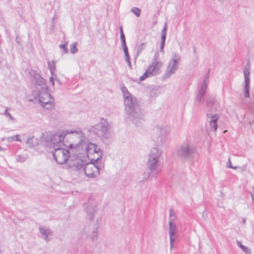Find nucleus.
Masks as SVG:
<instances>
[{
	"instance_id": "1",
	"label": "nucleus",
	"mask_w": 254,
	"mask_h": 254,
	"mask_svg": "<svg viewBox=\"0 0 254 254\" xmlns=\"http://www.w3.org/2000/svg\"><path fill=\"white\" fill-rule=\"evenodd\" d=\"M122 90L124 97L127 120L130 121L136 126H141L144 122V117L137 102L136 98L133 97L126 88L124 87Z\"/></svg>"
},
{
	"instance_id": "2",
	"label": "nucleus",
	"mask_w": 254,
	"mask_h": 254,
	"mask_svg": "<svg viewBox=\"0 0 254 254\" xmlns=\"http://www.w3.org/2000/svg\"><path fill=\"white\" fill-rule=\"evenodd\" d=\"M162 150L158 147L152 148L148 154L149 158L147 161V167L150 171L149 174L154 172L155 175L159 173L158 171L159 166V161L162 155Z\"/></svg>"
},
{
	"instance_id": "3",
	"label": "nucleus",
	"mask_w": 254,
	"mask_h": 254,
	"mask_svg": "<svg viewBox=\"0 0 254 254\" xmlns=\"http://www.w3.org/2000/svg\"><path fill=\"white\" fill-rule=\"evenodd\" d=\"M64 137V134L62 133L53 134L50 132H47L43 134L42 141L45 145L49 148H53L55 150V148H62Z\"/></svg>"
},
{
	"instance_id": "4",
	"label": "nucleus",
	"mask_w": 254,
	"mask_h": 254,
	"mask_svg": "<svg viewBox=\"0 0 254 254\" xmlns=\"http://www.w3.org/2000/svg\"><path fill=\"white\" fill-rule=\"evenodd\" d=\"M99 150L100 148L95 144L85 141L78 153L82 154L83 157L86 156L91 161H96L101 156Z\"/></svg>"
},
{
	"instance_id": "5",
	"label": "nucleus",
	"mask_w": 254,
	"mask_h": 254,
	"mask_svg": "<svg viewBox=\"0 0 254 254\" xmlns=\"http://www.w3.org/2000/svg\"><path fill=\"white\" fill-rule=\"evenodd\" d=\"M169 132V127L164 125H156L152 130V139L158 145H161L167 141Z\"/></svg>"
},
{
	"instance_id": "6",
	"label": "nucleus",
	"mask_w": 254,
	"mask_h": 254,
	"mask_svg": "<svg viewBox=\"0 0 254 254\" xmlns=\"http://www.w3.org/2000/svg\"><path fill=\"white\" fill-rule=\"evenodd\" d=\"M68 133L69 134L70 139L68 148L73 152L80 151V148L86 141L83 133L80 130L70 131Z\"/></svg>"
},
{
	"instance_id": "7",
	"label": "nucleus",
	"mask_w": 254,
	"mask_h": 254,
	"mask_svg": "<svg viewBox=\"0 0 254 254\" xmlns=\"http://www.w3.org/2000/svg\"><path fill=\"white\" fill-rule=\"evenodd\" d=\"M38 98L41 105L45 109L52 110L55 108L54 100L51 97L47 87L41 88Z\"/></svg>"
},
{
	"instance_id": "8",
	"label": "nucleus",
	"mask_w": 254,
	"mask_h": 254,
	"mask_svg": "<svg viewBox=\"0 0 254 254\" xmlns=\"http://www.w3.org/2000/svg\"><path fill=\"white\" fill-rule=\"evenodd\" d=\"M181 60V55L176 53H172L171 59L168 63V66L163 76L164 78H168L170 76L175 73L178 69V65Z\"/></svg>"
},
{
	"instance_id": "9",
	"label": "nucleus",
	"mask_w": 254,
	"mask_h": 254,
	"mask_svg": "<svg viewBox=\"0 0 254 254\" xmlns=\"http://www.w3.org/2000/svg\"><path fill=\"white\" fill-rule=\"evenodd\" d=\"M158 55L156 54L151 64L147 68L144 73L139 77L140 81H143L145 78L159 74L160 68L162 66V63L158 60Z\"/></svg>"
},
{
	"instance_id": "10",
	"label": "nucleus",
	"mask_w": 254,
	"mask_h": 254,
	"mask_svg": "<svg viewBox=\"0 0 254 254\" xmlns=\"http://www.w3.org/2000/svg\"><path fill=\"white\" fill-rule=\"evenodd\" d=\"M108 126L105 120H102L97 124L91 127L90 131L99 137L107 138L110 136Z\"/></svg>"
},
{
	"instance_id": "11",
	"label": "nucleus",
	"mask_w": 254,
	"mask_h": 254,
	"mask_svg": "<svg viewBox=\"0 0 254 254\" xmlns=\"http://www.w3.org/2000/svg\"><path fill=\"white\" fill-rule=\"evenodd\" d=\"M195 153V149L193 145L188 142L184 143L178 150L179 155L186 159L193 158Z\"/></svg>"
},
{
	"instance_id": "12",
	"label": "nucleus",
	"mask_w": 254,
	"mask_h": 254,
	"mask_svg": "<svg viewBox=\"0 0 254 254\" xmlns=\"http://www.w3.org/2000/svg\"><path fill=\"white\" fill-rule=\"evenodd\" d=\"M79 154H75L71 157L67 162V167L73 171L79 172L80 174L83 167L85 164V161L81 159L79 156Z\"/></svg>"
},
{
	"instance_id": "13",
	"label": "nucleus",
	"mask_w": 254,
	"mask_h": 254,
	"mask_svg": "<svg viewBox=\"0 0 254 254\" xmlns=\"http://www.w3.org/2000/svg\"><path fill=\"white\" fill-rule=\"evenodd\" d=\"M52 154L58 163L64 164L67 161L70 153L67 149L63 148H55V150L52 152Z\"/></svg>"
},
{
	"instance_id": "14",
	"label": "nucleus",
	"mask_w": 254,
	"mask_h": 254,
	"mask_svg": "<svg viewBox=\"0 0 254 254\" xmlns=\"http://www.w3.org/2000/svg\"><path fill=\"white\" fill-rule=\"evenodd\" d=\"M99 173V169L95 165L85 163L80 174H84L88 178H93L97 176Z\"/></svg>"
},
{
	"instance_id": "15",
	"label": "nucleus",
	"mask_w": 254,
	"mask_h": 254,
	"mask_svg": "<svg viewBox=\"0 0 254 254\" xmlns=\"http://www.w3.org/2000/svg\"><path fill=\"white\" fill-rule=\"evenodd\" d=\"M245 81L243 83V94L245 98L250 97V72L248 68L246 67L243 71Z\"/></svg>"
},
{
	"instance_id": "16",
	"label": "nucleus",
	"mask_w": 254,
	"mask_h": 254,
	"mask_svg": "<svg viewBox=\"0 0 254 254\" xmlns=\"http://www.w3.org/2000/svg\"><path fill=\"white\" fill-rule=\"evenodd\" d=\"M209 70L208 71L207 75L206 76L205 79L204 80L203 83L201 85L200 88L198 90V92L196 95V99L200 103H203L204 102V97L206 93V90L207 87L208 82V78L209 73Z\"/></svg>"
},
{
	"instance_id": "17",
	"label": "nucleus",
	"mask_w": 254,
	"mask_h": 254,
	"mask_svg": "<svg viewBox=\"0 0 254 254\" xmlns=\"http://www.w3.org/2000/svg\"><path fill=\"white\" fill-rule=\"evenodd\" d=\"M78 237L81 239H85L89 237L92 241H94L97 237V228H94L92 232L90 233L89 227L86 226L79 234Z\"/></svg>"
},
{
	"instance_id": "18",
	"label": "nucleus",
	"mask_w": 254,
	"mask_h": 254,
	"mask_svg": "<svg viewBox=\"0 0 254 254\" xmlns=\"http://www.w3.org/2000/svg\"><path fill=\"white\" fill-rule=\"evenodd\" d=\"M207 115L211 128L213 130L215 131L217 129V121L220 117V115L218 114H213L208 113H207Z\"/></svg>"
},
{
	"instance_id": "19",
	"label": "nucleus",
	"mask_w": 254,
	"mask_h": 254,
	"mask_svg": "<svg viewBox=\"0 0 254 254\" xmlns=\"http://www.w3.org/2000/svg\"><path fill=\"white\" fill-rule=\"evenodd\" d=\"M85 211L88 214L89 219L92 221L94 219V214L97 210V206L96 203L89 204L84 208Z\"/></svg>"
},
{
	"instance_id": "20",
	"label": "nucleus",
	"mask_w": 254,
	"mask_h": 254,
	"mask_svg": "<svg viewBox=\"0 0 254 254\" xmlns=\"http://www.w3.org/2000/svg\"><path fill=\"white\" fill-rule=\"evenodd\" d=\"M39 229V232L43 236L44 239L46 241L48 242L49 241V237L53 235L52 230L48 228L42 226L40 227Z\"/></svg>"
},
{
	"instance_id": "21",
	"label": "nucleus",
	"mask_w": 254,
	"mask_h": 254,
	"mask_svg": "<svg viewBox=\"0 0 254 254\" xmlns=\"http://www.w3.org/2000/svg\"><path fill=\"white\" fill-rule=\"evenodd\" d=\"M167 29V24L165 23L164 25V27L161 31V42L160 46V50L162 52H163V49L165 46V40L166 38V32Z\"/></svg>"
},
{
	"instance_id": "22",
	"label": "nucleus",
	"mask_w": 254,
	"mask_h": 254,
	"mask_svg": "<svg viewBox=\"0 0 254 254\" xmlns=\"http://www.w3.org/2000/svg\"><path fill=\"white\" fill-rule=\"evenodd\" d=\"M36 83L41 86V87H47L44 78H42L39 74H36L35 76Z\"/></svg>"
},
{
	"instance_id": "23",
	"label": "nucleus",
	"mask_w": 254,
	"mask_h": 254,
	"mask_svg": "<svg viewBox=\"0 0 254 254\" xmlns=\"http://www.w3.org/2000/svg\"><path fill=\"white\" fill-rule=\"evenodd\" d=\"M26 143L28 147H33L38 144V141L37 138L32 136L28 138L26 141Z\"/></svg>"
},
{
	"instance_id": "24",
	"label": "nucleus",
	"mask_w": 254,
	"mask_h": 254,
	"mask_svg": "<svg viewBox=\"0 0 254 254\" xmlns=\"http://www.w3.org/2000/svg\"><path fill=\"white\" fill-rule=\"evenodd\" d=\"M169 234L171 235H175L177 228L174 222L171 221L169 222Z\"/></svg>"
},
{
	"instance_id": "25",
	"label": "nucleus",
	"mask_w": 254,
	"mask_h": 254,
	"mask_svg": "<svg viewBox=\"0 0 254 254\" xmlns=\"http://www.w3.org/2000/svg\"><path fill=\"white\" fill-rule=\"evenodd\" d=\"M120 34H121V40L122 43L123 48V49L125 48H127L126 43V39H125V36L124 34L123 28L122 27H120Z\"/></svg>"
},
{
	"instance_id": "26",
	"label": "nucleus",
	"mask_w": 254,
	"mask_h": 254,
	"mask_svg": "<svg viewBox=\"0 0 254 254\" xmlns=\"http://www.w3.org/2000/svg\"><path fill=\"white\" fill-rule=\"evenodd\" d=\"M48 68L51 73L52 75H53L54 69L56 68V62L52 61L51 62L49 61L48 62Z\"/></svg>"
},
{
	"instance_id": "27",
	"label": "nucleus",
	"mask_w": 254,
	"mask_h": 254,
	"mask_svg": "<svg viewBox=\"0 0 254 254\" xmlns=\"http://www.w3.org/2000/svg\"><path fill=\"white\" fill-rule=\"evenodd\" d=\"M145 46L146 44L145 43H142L138 46L136 51V55L135 57V59L137 58V57L140 54L142 51L145 49Z\"/></svg>"
},
{
	"instance_id": "28",
	"label": "nucleus",
	"mask_w": 254,
	"mask_h": 254,
	"mask_svg": "<svg viewBox=\"0 0 254 254\" xmlns=\"http://www.w3.org/2000/svg\"><path fill=\"white\" fill-rule=\"evenodd\" d=\"M6 140L8 142H11L13 140H15L20 142H22V140L20 138V135L18 134L13 136L8 137L7 138Z\"/></svg>"
},
{
	"instance_id": "29",
	"label": "nucleus",
	"mask_w": 254,
	"mask_h": 254,
	"mask_svg": "<svg viewBox=\"0 0 254 254\" xmlns=\"http://www.w3.org/2000/svg\"><path fill=\"white\" fill-rule=\"evenodd\" d=\"M131 12L136 15V17H138L140 15L141 10L138 7H133L131 9Z\"/></svg>"
},
{
	"instance_id": "30",
	"label": "nucleus",
	"mask_w": 254,
	"mask_h": 254,
	"mask_svg": "<svg viewBox=\"0 0 254 254\" xmlns=\"http://www.w3.org/2000/svg\"><path fill=\"white\" fill-rule=\"evenodd\" d=\"M237 244L238 246L246 253H250V250L246 246L243 245L241 242L237 241Z\"/></svg>"
},
{
	"instance_id": "31",
	"label": "nucleus",
	"mask_w": 254,
	"mask_h": 254,
	"mask_svg": "<svg viewBox=\"0 0 254 254\" xmlns=\"http://www.w3.org/2000/svg\"><path fill=\"white\" fill-rule=\"evenodd\" d=\"M169 221H171V222H174V221H175V220L176 219L175 212L174 211V210L172 209H171L169 210Z\"/></svg>"
},
{
	"instance_id": "32",
	"label": "nucleus",
	"mask_w": 254,
	"mask_h": 254,
	"mask_svg": "<svg viewBox=\"0 0 254 254\" xmlns=\"http://www.w3.org/2000/svg\"><path fill=\"white\" fill-rule=\"evenodd\" d=\"M77 43L76 42L74 43L70 47V52L72 54H75L76 52H77V49L76 48V46Z\"/></svg>"
},
{
	"instance_id": "33",
	"label": "nucleus",
	"mask_w": 254,
	"mask_h": 254,
	"mask_svg": "<svg viewBox=\"0 0 254 254\" xmlns=\"http://www.w3.org/2000/svg\"><path fill=\"white\" fill-rule=\"evenodd\" d=\"M169 238L170 241V249L172 250L173 247V243L175 241V235H169Z\"/></svg>"
},
{
	"instance_id": "34",
	"label": "nucleus",
	"mask_w": 254,
	"mask_h": 254,
	"mask_svg": "<svg viewBox=\"0 0 254 254\" xmlns=\"http://www.w3.org/2000/svg\"><path fill=\"white\" fill-rule=\"evenodd\" d=\"M123 50H124V52L125 53V61L127 62H129V61H130V60H129V54L128 52V49L125 48V49H123Z\"/></svg>"
},
{
	"instance_id": "35",
	"label": "nucleus",
	"mask_w": 254,
	"mask_h": 254,
	"mask_svg": "<svg viewBox=\"0 0 254 254\" xmlns=\"http://www.w3.org/2000/svg\"><path fill=\"white\" fill-rule=\"evenodd\" d=\"M214 102V98L212 97H207L206 99V103L208 107L209 104H213Z\"/></svg>"
},
{
	"instance_id": "36",
	"label": "nucleus",
	"mask_w": 254,
	"mask_h": 254,
	"mask_svg": "<svg viewBox=\"0 0 254 254\" xmlns=\"http://www.w3.org/2000/svg\"><path fill=\"white\" fill-rule=\"evenodd\" d=\"M16 161L18 162H23L26 160V157L21 155H18L16 156Z\"/></svg>"
},
{
	"instance_id": "37",
	"label": "nucleus",
	"mask_w": 254,
	"mask_h": 254,
	"mask_svg": "<svg viewBox=\"0 0 254 254\" xmlns=\"http://www.w3.org/2000/svg\"><path fill=\"white\" fill-rule=\"evenodd\" d=\"M4 115L8 117L11 120H15V119L11 115V114L9 112H7V110H5Z\"/></svg>"
},
{
	"instance_id": "38",
	"label": "nucleus",
	"mask_w": 254,
	"mask_h": 254,
	"mask_svg": "<svg viewBox=\"0 0 254 254\" xmlns=\"http://www.w3.org/2000/svg\"><path fill=\"white\" fill-rule=\"evenodd\" d=\"M67 45V43L65 44H60L59 47L60 48L63 49L64 53H66L67 52V49L66 48V46Z\"/></svg>"
},
{
	"instance_id": "39",
	"label": "nucleus",
	"mask_w": 254,
	"mask_h": 254,
	"mask_svg": "<svg viewBox=\"0 0 254 254\" xmlns=\"http://www.w3.org/2000/svg\"><path fill=\"white\" fill-rule=\"evenodd\" d=\"M227 166L228 168H232V169H236L237 168H238V167H233L232 164H231V160L230 158H229L228 159V163H227Z\"/></svg>"
},
{
	"instance_id": "40",
	"label": "nucleus",
	"mask_w": 254,
	"mask_h": 254,
	"mask_svg": "<svg viewBox=\"0 0 254 254\" xmlns=\"http://www.w3.org/2000/svg\"><path fill=\"white\" fill-rule=\"evenodd\" d=\"M158 94L155 91H152L150 93V96L151 97H156L157 96Z\"/></svg>"
},
{
	"instance_id": "41",
	"label": "nucleus",
	"mask_w": 254,
	"mask_h": 254,
	"mask_svg": "<svg viewBox=\"0 0 254 254\" xmlns=\"http://www.w3.org/2000/svg\"><path fill=\"white\" fill-rule=\"evenodd\" d=\"M54 75L52 76V77L50 78V82L52 84L53 86L55 85L54 80L55 78L54 77Z\"/></svg>"
},
{
	"instance_id": "42",
	"label": "nucleus",
	"mask_w": 254,
	"mask_h": 254,
	"mask_svg": "<svg viewBox=\"0 0 254 254\" xmlns=\"http://www.w3.org/2000/svg\"><path fill=\"white\" fill-rule=\"evenodd\" d=\"M16 42L17 44H20L21 43V39L17 35L16 37Z\"/></svg>"
},
{
	"instance_id": "43",
	"label": "nucleus",
	"mask_w": 254,
	"mask_h": 254,
	"mask_svg": "<svg viewBox=\"0 0 254 254\" xmlns=\"http://www.w3.org/2000/svg\"><path fill=\"white\" fill-rule=\"evenodd\" d=\"M127 64H128V66L130 68H132V66H131V63L130 61H129V62H127Z\"/></svg>"
},
{
	"instance_id": "44",
	"label": "nucleus",
	"mask_w": 254,
	"mask_h": 254,
	"mask_svg": "<svg viewBox=\"0 0 254 254\" xmlns=\"http://www.w3.org/2000/svg\"><path fill=\"white\" fill-rule=\"evenodd\" d=\"M55 80H56V81L58 83H59L60 84H61V82L60 80L59 79H58L57 78H55Z\"/></svg>"
},
{
	"instance_id": "45",
	"label": "nucleus",
	"mask_w": 254,
	"mask_h": 254,
	"mask_svg": "<svg viewBox=\"0 0 254 254\" xmlns=\"http://www.w3.org/2000/svg\"><path fill=\"white\" fill-rule=\"evenodd\" d=\"M246 220L245 218H243L242 219V223L244 224H246Z\"/></svg>"
},
{
	"instance_id": "46",
	"label": "nucleus",
	"mask_w": 254,
	"mask_h": 254,
	"mask_svg": "<svg viewBox=\"0 0 254 254\" xmlns=\"http://www.w3.org/2000/svg\"><path fill=\"white\" fill-rule=\"evenodd\" d=\"M4 149L1 146H0V151H3Z\"/></svg>"
},
{
	"instance_id": "47",
	"label": "nucleus",
	"mask_w": 254,
	"mask_h": 254,
	"mask_svg": "<svg viewBox=\"0 0 254 254\" xmlns=\"http://www.w3.org/2000/svg\"><path fill=\"white\" fill-rule=\"evenodd\" d=\"M55 19V17L54 16V17L53 18V23H54Z\"/></svg>"
},
{
	"instance_id": "48",
	"label": "nucleus",
	"mask_w": 254,
	"mask_h": 254,
	"mask_svg": "<svg viewBox=\"0 0 254 254\" xmlns=\"http://www.w3.org/2000/svg\"><path fill=\"white\" fill-rule=\"evenodd\" d=\"M195 51H196L195 49V48H194V49H193V52L195 53Z\"/></svg>"
},
{
	"instance_id": "49",
	"label": "nucleus",
	"mask_w": 254,
	"mask_h": 254,
	"mask_svg": "<svg viewBox=\"0 0 254 254\" xmlns=\"http://www.w3.org/2000/svg\"><path fill=\"white\" fill-rule=\"evenodd\" d=\"M251 104H252V106L253 107V103H251Z\"/></svg>"
}]
</instances>
